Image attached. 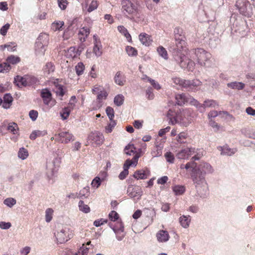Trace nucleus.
<instances>
[{"label":"nucleus","mask_w":255,"mask_h":255,"mask_svg":"<svg viewBox=\"0 0 255 255\" xmlns=\"http://www.w3.org/2000/svg\"><path fill=\"white\" fill-rule=\"evenodd\" d=\"M190 216L186 217L185 216H183L179 218V221L181 225V226L186 228L189 225V223L190 222L191 219L189 218Z\"/></svg>","instance_id":"31"},{"label":"nucleus","mask_w":255,"mask_h":255,"mask_svg":"<svg viewBox=\"0 0 255 255\" xmlns=\"http://www.w3.org/2000/svg\"><path fill=\"white\" fill-rule=\"evenodd\" d=\"M111 123L106 127V131L107 133H110L112 131L113 128L116 125V122L115 121L112 120H110Z\"/></svg>","instance_id":"55"},{"label":"nucleus","mask_w":255,"mask_h":255,"mask_svg":"<svg viewBox=\"0 0 255 255\" xmlns=\"http://www.w3.org/2000/svg\"><path fill=\"white\" fill-rule=\"evenodd\" d=\"M164 156L167 162L172 163L174 162V155L170 151L167 152L165 153Z\"/></svg>","instance_id":"54"},{"label":"nucleus","mask_w":255,"mask_h":255,"mask_svg":"<svg viewBox=\"0 0 255 255\" xmlns=\"http://www.w3.org/2000/svg\"><path fill=\"white\" fill-rule=\"evenodd\" d=\"M156 237L159 242H165L168 241L169 236L167 231L160 230L156 234Z\"/></svg>","instance_id":"19"},{"label":"nucleus","mask_w":255,"mask_h":255,"mask_svg":"<svg viewBox=\"0 0 255 255\" xmlns=\"http://www.w3.org/2000/svg\"><path fill=\"white\" fill-rule=\"evenodd\" d=\"M133 177L136 179H144L147 178V175L143 170H136L133 175Z\"/></svg>","instance_id":"29"},{"label":"nucleus","mask_w":255,"mask_h":255,"mask_svg":"<svg viewBox=\"0 0 255 255\" xmlns=\"http://www.w3.org/2000/svg\"><path fill=\"white\" fill-rule=\"evenodd\" d=\"M53 210L51 208H48L45 211V220L47 222H49L52 219V215Z\"/></svg>","instance_id":"49"},{"label":"nucleus","mask_w":255,"mask_h":255,"mask_svg":"<svg viewBox=\"0 0 255 255\" xmlns=\"http://www.w3.org/2000/svg\"><path fill=\"white\" fill-rule=\"evenodd\" d=\"M101 178L97 176L93 180L91 185L93 187L98 188L101 184Z\"/></svg>","instance_id":"53"},{"label":"nucleus","mask_w":255,"mask_h":255,"mask_svg":"<svg viewBox=\"0 0 255 255\" xmlns=\"http://www.w3.org/2000/svg\"><path fill=\"white\" fill-rule=\"evenodd\" d=\"M55 86V92L56 95L61 97H63L65 94V92L63 88V86L58 84L54 83Z\"/></svg>","instance_id":"37"},{"label":"nucleus","mask_w":255,"mask_h":255,"mask_svg":"<svg viewBox=\"0 0 255 255\" xmlns=\"http://www.w3.org/2000/svg\"><path fill=\"white\" fill-rule=\"evenodd\" d=\"M236 5L238 7L239 10L241 14L246 16H250V13H249V12L247 11V6L246 5H245L244 4H243V5L237 4Z\"/></svg>","instance_id":"40"},{"label":"nucleus","mask_w":255,"mask_h":255,"mask_svg":"<svg viewBox=\"0 0 255 255\" xmlns=\"http://www.w3.org/2000/svg\"><path fill=\"white\" fill-rule=\"evenodd\" d=\"M11 224L9 222H0V228L3 230H7L10 228Z\"/></svg>","instance_id":"63"},{"label":"nucleus","mask_w":255,"mask_h":255,"mask_svg":"<svg viewBox=\"0 0 255 255\" xmlns=\"http://www.w3.org/2000/svg\"><path fill=\"white\" fill-rule=\"evenodd\" d=\"M127 194L131 198L137 197L139 199L142 195V190L139 186L133 187L129 185L128 187Z\"/></svg>","instance_id":"10"},{"label":"nucleus","mask_w":255,"mask_h":255,"mask_svg":"<svg viewBox=\"0 0 255 255\" xmlns=\"http://www.w3.org/2000/svg\"><path fill=\"white\" fill-rule=\"evenodd\" d=\"M190 55L191 58L201 67H211L214 64L211 54L202 48L193 49L190 51Z\"/></svg>","instance_id":"1"},{"label":"nucleus","mask_w":255,"mask_h":255,"mask_svg":"<svg viewBox=\"0 0 255 255\" xmlns=\"http://www.w3.org/2000/svg\"><path fill=\"white\" fill-rule=\"evenodd\" d=\"M131 166V163H128V162H125L124 164V170L122 171L119 175V178L121 180H124L126 178L128 174V168Z\"/></svg>","instance_id":"24"},{"label":"nucleus","mask_w":255,"mask_h":255,"mask_svg":"<svg viewBox=\"0 0 255 255\" xmlns=\"http://www.w3.org/2000/svg\"><path fill=\"white\" fill-rule=\"evenodd\" d=\"M173 191L176 195H180L183 194L185 191V188L182 185H176L173 187Z\"/></svg>","instance_id":"32"},{"label":"nucleus","mask_w":255,"mask_h":255,"mask_svg":"<svg viewBox=\"0 0 255 255\" xmlns=\"http://www.w3.org/2000/svg\"><path fill=\"white\" fill-rule=\"evenodd\" d=\"M100 92L98 93L97 95V99L99 100V102L103 99H106L108 95L107 92L105 90L102 91L101 90Z\"/></svg>","instance_id":"57"},{"label":"nucleus","mask_w":255,"mask_h":255,"mask_svg":"<svg viewBox=\"0 0 255 255\" xmlns=\"http://www.w3.org/2000/svg\"><path fill=\"white\" fill-rule=\"evenodd\" d=\"M93 37L94 39L93 52L97 56L99 57L100 56L102 53V51L100 50L101 45L98 43L97 36L96 35H94Z\"/></svg>","instance_id":"25"},{"label":"nucleus","mask_w":255,"mask_h":255,"mask_svg":"<svg viewBox=\"0 0 255 255\" xmlns=\"http://www.w3.org/2000/svg\"><path fill=\"white\" fill-rule=\"evenodd\" d=\"M227 86L234 90H242L245 88V85L244 83L240 82H232L228 83Z\"/></svg>","instance_id":"22"},{"label":"nucleus","mask_w":255,"mask_h":255,"mask_svg":"<svg viewBox=\"0 0 255 255\" xmlns=\"http://www.w3.org/2000/svg\"><path fill=\"white\" fill-rule=\"evenodd\" d=\"M126 50L129 56H134L137 55V50L131 46H127L126 47Z\"/></svg>","instance_id":"47"},{"label":"nucleus","mask_w":255,"mask_h":255,"mask_svg":"<svg viewBox=\"0 0 255 255\" xmlns=\"http://www.w3.org/2000/svg\"><path fill=\"white\" fill-rule=\"evenodd\" d=\"M20 59L19 57L14 55H10L6 58V62L9 64H16L19 62Z\"/></svg>","instance_id":"36"},{"label":"nucleus","mask_w":255,"mask_h":255,"mask_svg":"<svg viewBox=\"0 0 255 255\" xmlns=\"http://www.w3.org/2000/svg\"><path fill=\"white\" fill-rule=\"evenodd\" d=\"M28 156V153L27 149L23 147L19 149V150L18 152V156L19 158L24 160L26 159Z\"/></svg>","instance_id":"42"},{"label":"nucleus","mask_w":255,"mask_h":255,"mask_svg":"<svg viewBox=\"0 0 255 255\" xmlns=\"http://www.w3.org/2000/svg\"><path fill=\"white\" fill-rule=\"evenodd\" d=\"M190 115V113L188 110H184L182 112L180 111L176 119L173 120L172 125L178 124L181 126L187 127L191 123V118Z\"/></svg>","instance_id":"8"},{"label":"nucleus","mask_w":255,"mask_h":255,"mask_svg":"<svg viewBox=\"0 0 255 255\" xmlns=\"http://www.w3.org/2000/svg\"><path fill=\"white\" fill-rule=\"evenodd\" d=\"M68 230L66 228L62 229L59 232H57V234L54 233L55 236L60 243H65L70 239L69 235H67Z\"/></svg>","instance_id":"13"},{"label":"nucleus","mask_w":255,"mask_h":255,"mask_svg":"<svg viewBox=\"0 0 255 255\" xmlns=\"http://www.w3.org/2000/svg\"><path fill=\"white\" fill-rule=\"evenodd\" d=\"M10 69L11 66L7 62H4L0 64V72H7L9 71Z\"/></svg>","instance_id":"44"},{"label":"nucleus","mask_w":255,"mask_h":255,"mask_svg":"<svg viewBox=\"0 0 255 255\" xmlns=\"http://www.w3.org/2000/svg\"><path fill=\"white\" fill-rule=\"evenodd\" d=\"M179 112H175L173 110L170 109L167 112V117L169 120V124L172 125V122H173V120H174L176 119V117L178 115Z\"/></svg>","instance_id":"30"},{"label":"nucleus","mask_w":255,"mask_h":255,"mask_svg":"<svg viewBox=\"0 0 255 255\" xmlns=\"http://www.w3.org/2000/svg\"><path fill=\"white\" fill-rule=\"evenodd\" d=\"M78 206L79 210L82 211L83 212L85 213H88L90 212V207L87 205L85 204L83 201L80 200L79 202Z\"/></svg>","instance_id":"38"},{"label":"nucleus","mask_w":255,"mask_h":255,"mask_svg":"<svg viewBox=\"0 0 255 255\" xmlns=\"http://www.w3.org/2000/svg\"><path fill=\"white\" fill-rule=\"evenodd\" d=\"M175 82L189 91H195L197 88L201 85V82L197 80H186L181 79H177Z\"/></svg>","instance_id":"9"},{"label":"nucleus","mask_w":255,"mask_h":255,"mask_svg":"<svg viewBox=\"0 0 255 255\" xmlns=\"http://www.w3.org/2000/svg\"><path fill=\"white\" fill-rule=\"evenodd\" d=\"M56 139L61 143H67L71 140H73V135L68 131H62L58 134H55Z\"/></svg>","instance_id":"11"},{"label":"nucleus","mask_w":255,"mask_h":255,"mask_svg":"<svg viewBox=\"0 0 255 255\" xmlns=\"http://www.w3.org/2000/svg\"><path fill=\"white\" fill-rule=\"evenodd\" d=\"M184 51V49H174L172 53L173 58L181 68H187L189 70L192 71L195 65V62L185 55Z\"/></svg>","instance_id":"2"},{"label":"nucleus","mask_w":255,"mask_h":255,"mask_svg":"<svg viewBox=\"0 0 255 255\" xmlns=\"http://www.w3.org/2000/svg\"><path fill=\"white\" fill-rule=\"evenodd\" d=\"M14 82L16 84V85L18 87H26V75L24 77H21L20 76H16L15 78H14Z\"/></svg>","instance_id":"23"},{"label":"nucleus","mask_w":255,"mask_h":255,"mask_svg":"<svg viewBox=\"0 0 255 255\" xmlns=\"http://www.w3.org/2000/svg\"><path fill=\"white\" fill-rule=\"evenodd\" d=\"M139 157V156L137 154H136L133 156V157L132 159V160H130L129 159H128L127 160H126V161L125 162H128V163H131V165H133L136 166V164L137 163L138 159Z\"/></svg>","instance_id":"60"},{"label":"nucleus","mask_w":255,"mask_h":255,"mask_svg":"<svg viewBox=\"0 0 255 255\" xmlns=\"http://www.w3.org/2000/svg\"><path fill=\"white\" fill-rule=\"evenodd\" d=\"M114 80L115 83L120 86H123L126 82L125 77L124 75H122L120 71L116 73L114 77Z\"/></svg>","instance_id":"21"},{"label":"nucleus","mask_w":255,"mask_h":255,"mask_svg":"<svg viewBox=\"0 0 255 255\" xmlns=\"http://www.w3.org/2000/svg\"><path fill=\"white\" fill-rule=\"evenodd\" d=\"M109 217L112 221L115 222L118 220L119 216L116 211H112L109 214Z\"/></svg>","instance_id":"56"},{"label":"nucleus","mask_w":255,"mask_h":255,"mask_svg":"<svg viewBox=\"0 0 255 255\" xmlns=\"http://www.w3.org/2000/svg\"><path fill=\"white\" fill-rule=\"evenodd\" d=\"M230 21L231 22L233 21L231 26L232 33H238L241 36L246 35L248 28L246 21L244 19L240 17L236 18L235 15L231 17Z\"/></svg>","instance_id":"3"},{"label":"nucleus","mask_w":255,"mask_h":255,"mask_svg":"<svg viewBox=\"0 0 255 255\" xmlns=\"http://www.w3.org/2000/svg\"><path fill=\"white\" fill-rule=\"evenodd\" d=\"M146 96L148 100H152L154 98V94L151 88H148L146 91Z\"/></svg>","instance_id":"64"},{"label":"nucleus","mask_w":255,"mask_h":255,"mask_svg":"<svg viewBox=\"0 0 255 255\" xmlns=\"http://www.w3.org/2000/svg\"><path fill=\"white\" fill-rule=\"evenodd\" d=\"M41 96L42 99L44 98H52V94L51 92L47 89H44L41 91Z\"/></svg>","instance_id":"48"},{"label":"nucleus","mask_w":255,"mask_h":255,"mask_svg":"<svg viewBox=\"0 0 255 255\" xmlns=\"http://www.w3.org/2000/svg\"><path fill=\"white\" fill-rule=\"evenodd\" d=\"M54 65L51 62L47 63L43 68L44 73L47 75H50L54 71Z\"/></svg>","instance_id":"26"},{"label":"nucleus","mask_w":255,"mask_h":255,"mask_svg":"<svg viewBox=\"0 0 255 255\" xmlns=\"http://www.w3.org/2000/svg\"><path fill=\"white\" fill-rule=\"evenodd\" d=\"M194 148H186L181 150L176 155L179 159H186L194 152Z\"/></svg>","instance_id":"15"},{"label":"nucleus","mask_w":255,"mask_h":255,"mask_svg":"<svg viewBox=\"0 0 255 255\" xmlns=\"http://www.w3.org/2000/svg\"><path fill=\"white\" fill-rule=\"evenodd\" d=\"M118 30L127 38L128 41L130 42L131 41V37L130 34L128 33V30L122 25L119 26L118 27Z\"/></svg>","instance_id":"28"},{"label":"nucleus","mask_w":255,"mask_h":255,"mask_svg":"<svg viewBox=\"0 0 255 255\" xmlns=\"http://www.w3.org/2000/svg\"><path fill=\"white\" fill-rule=\"evenodd\" d=\"M139 39L142 44L146 46H149L152 41L150 36L145 33H140L139 35Z\"/></svg>","instance_id":"18"},{"label":"nucleus","mask_w":255,"mask_h":255,"mask_svg":"<svg viewBox=\"0 0 255 255\" xmlns=\"http://www.w3.org/2000/svg\"><path fill=\"white\" fill-rule=\"evenodd\" d=\"M199 157L198 156L195 155L192 158V159H193L194 160L188 162V163L190 164L191 168L192 169L191 173H193L194 170L197 171L198 170V166L197 165V163L194 161L199 160Z\"/></svg>","instance_id":"35"},{"label":"nucleus","mask_w":255,"mask_h":255,"mask_svg":"<svg viewBox=\"0 0 255 255\" xmlns=\"http://www.w3.org/2000/svg\"><path fill=\"white\" fill-rule=\"evenodd\" d=\"M26 86H32L37 82V79L33 76L26 75Z\"/></svg>","instance_id":"39"},{"label":"nucleus","mask_w":255,"mask_h":255,"mask_svg":"<svg viewBox=\"0 0 255 255\" xmlns=\"http://www.w3.org/2000/svg\"><path fill=\"white\" fill-rule=\"evenodd\" d=\"M174 38L176 41L175 45L171 47L170 51L172 52L174 49H180L183 50L185 45V37L183 29L179 27H176L174 30Z\"/></svg>","instance_id":"7"},{"label":"nucleus","mask_w":255,"mask_h":255,"mask_svg":"<svg viewBox=\"0 0 255 255\" xmlns=\"http://www.w3.org/2000/svg\"><path fill=\"white\" fill-rule=\"evenodd\" d=\"M89 139L93 141L96 145H101L104 141V137L100 132L91 133L89 136Z\"/></svg>","instance_id":"14"},{"label":"nucleus","mask_w":255,"mask_h":255,"mask_svg":"<svg viewBox=\"0 0 255 255\" xmlns=\"http://www.w3.org/2000/svg\"><path fill=\"white\" fill-rule=\"evenodd\" d=\"M106 112L110 120H113L114 117V111L113 108L111 107H107L106 109Z\"/></svg>","instance_id":"51"},{"label":"nucleus","mask_w":255,"mask_h":255,"mask_svg":"<svg viewBox=\"0 0 255 255\" xmlns=\"http://www.w3.org/2000/svg\"><path fill=\"white\" fill-rule=\"evenodd\" d=\"M64 22L62 21H59L58 22H54L52 23V27L54 30H59L60 28L64 25Z\"/></svg>","instance_id":"58"},{"label":"nucleus","mask_w":255,"mask_h":255,"mask_svg":"<svg viewBox=\"0 0 255 255\" xmlns=\"http://www.w3.org/2000/svg\"><path fill=\"white\" fill-rule=\"evenodd\" d=\"M98 7V3L97 0H92L88 8V11L91 12L95 9H97Z\"/></svg>","instance_id":"59"},{"label":"nucleus","mask_w":255,"mask_h":255,"mask_svg":"<svg viewBox=\"0 0 255 255\" xmlns=\"http://www.w3.org/2000/svg\"><path fill=\"white\" fill-rule=\"evenodd\" d=\"M176 104L179 106H182L188 102V99L185 94H178L175 96Z\"/></svg>","instance_id":"20"},{"label":"nucleus","mask_w":255,"mask_h":255,"mask_svg":"<svg viewBox=\"0 0 255 255\" xmlns=\"http://www.w3.org/2000/svg\"><path fill=\"white\" fill-rule=\"evenodd\" d=\"M72 109V108H71L70 106H69L68 107H65L62 109L61 111L60 112V114L61 118L63 120L67 119L69 116Z\"/></svg>","instance_id":"27"},{"label":"nucleus","mask_w":255,"mask_h":255,"mask_svg":"<svg viewBox=\"0 0 255 255\" xmlns=\"http://www.w3.org/2000/svg\"><path fill=\"white\" fill-rule=\"evenodd\" d=\"M85 66L82 62H79L75 66L76 74L78 75H81L83 73Z\"/></svg>","instance_id":"43"},{"label":"nucleus","mask_w":255,"mask_h":255,"mask_svg":"<svg viewBox=\"0 0 255 255\" xmlns=\"http://www.w3.org/2000/svg\"><path fill=\"white\" fill-rule=\"evenodd\" d=\"M3 203L6 206L11 207L16 204V200L12 198H8L4 200Z\"/></svg>","instance_id":"52"},{"label":"nucleus","mask_w":255,"mask_h":255,"mask_svg":"<svg viewBox=\"0 0 255 255\" xmlns=\"http://www.w3.org/2000/svg\"><path fill=\"white\" fill-rule=\"evenodd\" d=\"M59 6L61 9H65L68 3L67 0H58Z\"/></svg>","instance_id":"61"},{"label":"nucleus","mask_w":255,"mask_h":255,"mask_svg":"<svg viewBox=\"0 0 255 255\" xmlns=\"http://www.w3.org/2000/svg\"><path fill=\"white\" fill-rule=\"evenodd\" d=\"M29 116L32 121H35L38 117V112L35 110H31L29 113Z\"/></svg>","instance_id":"62"},{"label":"nucleus","mask_w":255,"mask_h":255,"mask_svg":"<svg viewBox=\"0 0 255 255\" xmlns=\"http://www.w3.org/2000/svg\"><path fill=\"white\" fill-rule=\"evenodd\" d=\"M48 43L49 35L45 33H41L35 43V54L39 56H43Z\"/></svg>","instance_id":"4"},{"label":"nucleus","mask_w":255,"mask_h":255,"mask_svg":"<svg viewBox=\"0 0 255 255\" xmlns=\"http://www.w3.org/2000/svg\"><path fill=\"white\" fill-rule=\"evenodd\" d=\"M2 107L7 109L10 108L13 101V98L10 94H5L3 97Z\"/></svg>","instance_id":"17"},{"label":"nucleus","mask_w":255,"mask_h":255,"mask_svg":"<svg viewBox=\"0 0 255 255\" xmlns=\"http://www.w3.org/2000/svg\"><path fill=\"white\" fill-rule=\"evenodd\" d=\"M157 52L160 56L165 59H168V54L166 50L163 46H159L157 48Z\"/></svg>","instance_id":"45"},{"label":"nucleus","mask_w":255,"mask_h":255,"mask_svg":"<svg viewBox=\"0 0 255 255\" xmlns=\"http://www.w3.org/2000/svg\"><path fill=\"white\" fill-rule=\"evenodd\" d=\"M18 127L16 124L13 123L11 125H9L7 127V129L11 132L13 134L17 133Z\"/></svg>","instance_id":"50"},{"label":"nucleus","mask_w":255,"mask_h":255,"mask_svg":"<svg viewBox=\"0 0 255 255\" xmlns=\"http://www.w3.org/2000/svg\"><path fill=\"white\" fill-rule=\"evenodd\" d=\"M214 170L212 166L206 162H202L198 166V170L194 171L193 173H190L191 178H194V177L203 178H205L206 174H210L213 173Z\"/></svg>","instance_id":"6"},{"label":"nucleus","mask_w":255,"mask_h":255,"mask_svg":"<svg viewBox=\"0 0 255 255\" xmlns=\"http://www.w3.org/2000/svg\"><path fill=\"white\" fill-rule=\"evenodd\" d=\"M218 148L220 151H221V155L231 156L237 151L236 149L230 148L227 145H224V146H219Z\"/></svg>","instance_id":"16"},{"label":"nucleus","mask_w":255,"mask_h":255,"mask_svg":"<svg viewBox=\"0 0 255 255\" xmlns=\"http://www.w3.org/2000/svg\"><path fill=\"white\" fill-rule=\"evenodd\" d=\"M124 100V96L122 94H119L114 98V102L116 106H121L123 104Z\"/></svg>","instance_id":"34"},{"label":"nucleus","mask_w":255,"mask_h":255,"mask_svg":"<svg viewBox=\"0 0 255 255\" xmlns=\"http://www.w3.org/2000/svg\"><path fill=\"white\" fill-rule=\"evenodd\" d=\"M122 4V11L124 14H131L135 11L134 5L129 0H123Z\"/></svg>","instance_id":"12"},{"label":"nucleus","mask_w":255,"mask_h":255,"mask_svg":"<svg viewBox=\"0 0 255 255\" xmlns=\"http://www.w3.org/2000/svg\"><path fill=\"white\" fill-rule=\"evenodd\" d=\"M187 133L185 132H180L178 136L177 137V140L179 143H185L186 142L185 139L187 137Z\"/></svg>","instance_id":"46"},{"label":"nucleus","mask_w":255,"mask_h":255,"mask_svg":"<svg viewBox=\"0 0 255 255\" xmlns=\"http://www.w3.org/2000/svg\"><path fill=\"white\" fill-rule=\"evenodd\" d=\"M196 178L191 179L195 185L197 195L202 198H205L209 195L208 185L205 178Z\"/></svg>","instance_id":"5"},{"label":"nucleus","mask_w":255,"mask_h":255,"mask_svg":"<svg viewBox=\"0 0 255 255\" xmlns=\"http://www.w3.org/2000/svg\"><path fill=\"white\" fill-rule=\"evenodd\" d=\"M204 107L209 108V107H215L216 106H218L217 102L213 100H206L203 103Z\"/></svg>","instance_id":"41"},{"label":"nucleus","mask_w":255,"mask_h":255,"mask_svg":"<svg viewBox=\"0 0 255 255\" xmlns=\"http://www.w3.org/2000/svg\"><path fill=\"white\" fill-rule=\"evenodd\" d=\"M47 132L45 130H34L30 135V138L32 140H34L37 137L45 135Z\"/></svg>","instance_id":"33"}]
</instances>
